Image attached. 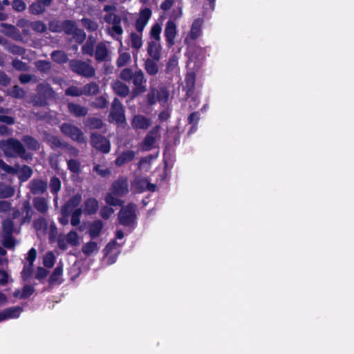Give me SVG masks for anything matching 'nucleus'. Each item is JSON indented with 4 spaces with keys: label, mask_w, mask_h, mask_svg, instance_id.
<instances>
[{
    "label": "nucleus",
    "mask_w": 354,
    "mask_h": 354,
    "mask_svg": "<svg viewBox=\"0 0 354 354\" xmlns=\"http://www.w3.org/2000/svg\"><path fill=\"white\" fill-rule=\"evenodd\" d=\"M147 77L141 69L134 71V98L142 95L147 91L143 97V104L148 107L154 106L158 102H167L169 100V91L165 86L157 88L151 86L147 90Z\"/></svg>",
    "instance_id": "obj_1"
},
{
    "label": "nucleus",
    "mask_w": 354,
    "mask_h": 354,
    "mask_svg": "<svg viewBox=\"0 0 354 354\" xmlns=\"http://www.w3.org/2000/svg\"><path fill=\"white\" fill-rule=\"evenodd\" d=\"M0 149L7 157H21L24 159L29 158V155L26 153L23 145L19 140L14 138L1 140Z\"/></svg>",
    "instance_id": "obj_2"
},
{
    "label": "nucleus",
    "mask_w": 354,
    "mask_h": 354,
    "mask_svg": "<svg viewBox=\"0 0 354 354\" xmlns=\"http://www.w3.org/2000/svg\"><path fill=\"white\" fill-rule=\"evenodd\" d=\"M55 93L52 87L46 83L39 84L37 86V95L32 99L36 106H45L47 100L55 97Z\"/></svg>",
    "instance_id": "obj_3"
},
{
    "label": "nucleus",
    "mask_w": 354,
    "mask_h": 354,
    "mask_svg": "<svg viewBox=\"0 0 354 354\" xmlns=\"http://www.w3.org/2000/svg\"><path fill=\"white\" fill-rule=\"evenodd\" d=\"M69 67L75 73L84 77H93L95 75V68L88 63L80 59H72Z\"/></svg>",
    "instance_id": "obj_4"
},
{
    "label": "nucleus",
    "mask_w": 354,
    "mask_h": 354,
    "mask_svg": "<svg viewBox=\"0 0 354 354\" xmlns=\"http://www.w3.org/2000/svg\"><path fill=\"white\" fill-rule=\"evenodd\" d=\"M104 21L112 25L111 27L107 28V32L111 35L112 37L119 39L120 36L122 33V29L120 26L121 19L120 17L117 16L113 12L107 13L104 16Z\"/></svg>",
    "instance_id": "obj_5"
},
{
    "label": "nucleus",
    "mask_w": 354,
    "mask_h": 354,
    "mask_svg": "<svg viewBox=\"0 0 354 354\" xmlns=\"http://www.w3.org/2000/svg\"><path fill=\"white\" fill-rule=\"evenodd\" d=\"M60 130L65 136L74 141L80 143L86 142V138L84 136L82 130L73 124L64 123L60 126Z\"/></svg>",
    "instance_id": "obj_6"
},
{
    "label": "nucleus",
    "mask_w": 354,
    "mask_h": 354,
    "mask_svg": "<svg viewBox=\"0 0 354 354\" xmlns=\"http://www.w3.org/2000/svg\"><path fill=\"white\" fill-rule=\"evenodd\" d=\"M160 130V125H156L153 127L147 133L143 140L139 144L138 149L142 151H148L151 150L154 147V144Z\"/></svg>",
    "instance_id": "obj_7"
},
{
    "label": "nucleus",
    "mask_w": 354,
    "mask_h": 354,
    "mask_svg": "<svg viewBox=\"0 0 354 354\" xmlns=\"http://www.w3.org/2000/svg\"><path fill=\"white\" fill-rule=\"evenodd\" d=\"M67 35H73L78 42H82L86 37L85 32L79 29L74 21L67 20L63 22V29Z\"/></svg>",
    "instance_id": "obj_8"
},
{
    "label": "nucleus",
    "mask_w": 354,
    "mask_h": 354,
    "mask_svg": "<svg viewBox=\"0 0 354 354\" xmlns=\"http://www.w3.org/2000/svg\"><path fill=\"white\" fill-rule=\"evenodd\" d=\"M58 246L60 249L65 250L68 245L77 246L80 244L79 235L75 231H71L64 236H59L57 240Z\"/></svg>",
    "instance_id": "obj_9"
},
{
    "label": "nucleus",
    "mask_w": 354,
    "mask_h": 354,
    "mask_svg": "<svg viewBox=\"0 0 354 354\" xmlns=\"http://www.w3.org/2000/svg\"><path fill=\"white\" fill-rule=\"evenodd\" d=\"M177 35V26L172 20H169L165 26L164 35L165 37L167 47L170 48L175 44V38Z\"/></svg>",
    "instance_id": "obj_10"
},
{
    "label": "nucleus",
    "mask_w": 354,
    "mask_h": 354,
    "mask_svg": "<svg viewBox=\"0 0 354 354\" xmlns=\"http://www.w3.org/2000/svg\"><path fill=\"white\" fill-rule=\"evenodd\" d=\"M93 147L102 151L109 153L110 151V142L104 137L97 133H93L91 138Z\"/></svg>",
    "instance_id": "obj_11"
},
{
    "label": "nucleus",
    "mask_w": 354,
    "mask_h": 354,
    "mask_svg": "<svg viewBox=\"0 0 354 354\" xmlns=\"http://www.w3.org/2000/svg\"><path fill=\"white\" fill-rule=\"evenodd\" d=\"M152 11L149 8H142L136 19L135 28L139 32H142L151 17Z\"/></svg>",
    "instance_id": "obj_12"
},
{
    "label": "nucleus",
    "mask_w": 354,
    "mask_h": 354,
    "mask_svg": "<svg viewBox=\"0 0 354 354\" xmlns=\"http://www.w3.org/2000/svg\"><path fill=\"white\" fill-rule=\"evenodd\" d=\"M110 51L109 49V44L106 41H100L97 44L94 55L97 62L107 61L109 57Z\"/></svg>",
    "instance_id": "obj_13"
},
{
    "label": "nucleus",
    "mask_w": 354,
    "mask_h": 354,
    "mask_svg": "<svg viewBox=\"0 0 354 354\" xmlns=\"http://www.w3.org/2000/svg\"><path fill=\"white\" fill-rule=\"evenodd\" d=\"M110 117L117 122H122L124 120L122 105L117 98H115L112 102Z\"/></svg>",
    "instance_id": "obj_14"
},
{
    "label": "nucleus",
    "mask_w": 354,
    "mask_h": 354,
    "mask_svg": "<svg viewBox=\"0 0 354 354\" xmlns=\"http://www.w3.org/2000/svg\"><path fill=\"white\" fill-rule=\"evenodd\" d=\"M156 159V156L152 154H149L147 156L140 158L138 163L137 169L136 173L138 176L145 174L149 172L151 167V162Z\"/></svg>",
    "instance_id": "obj_15"
},
{
    "label": "nucleus",
    "mask_w": 354,
    "mask_h": 354,
    "mask_svg": "<svg viewBox=\"0 0 354 354\" xmlns=\"http://www.w3.org/2000/svg\"><path fill=\"white\" fill-rule=\"evenodd\" d=\"M28 187L34 195L42 194L47 189V183L40 178H33L29 182Z\"/></svg>",
    "instance_id": "obj_16"
},
{
    "label": "nucleus",
    "mask_w": 354,
    "mask_h": 354,
    "mask_svg": "<svg viewBox=\"0 0 354 354\" xmlns=\"http://www.w3.org/2000/svg\"><path fill=\"white\" fill-rule=\"evenodd\" d=\"M112 193L115 196H122L129 191L127 180L125 178H120L112 185Z\"/></svg>",
    "instance_id": "obj_17"
},
{
    "label": "nucleus",
    "mask_w": 354,
    "mask_h": 354,
    "mask_svg": "<svg viewBox=\"0 0 354 354\" xmlns=\"http://www.w3.org/2000/svg\"><path fill=\"white\" fill-rule=\"evenodd\" d=\"M120 223L124 225H130L133 222V206L129 204L121 209L118 214Z\"/></svg>",
    "instance_id": "obj_18"
},
{
    "label": "nucleus",
    "mask_w": 354,
    "mask_h": 354,
    "mask_svg": "<svg viewBox=\"0 0 354 354\" xmlns=\"http://www.w3.org/2000/svg\"><path fill=\"white\" fill-rule=\"evenodd\" d=\"M1 26L5 28V30H3V32L6 35L12 38L17 41H23L24 38L20 33L19 30L16 26L8 24H2Z\"/></svg>",
    "instance_id": "obj_19"
},
{
    "label": "nucleus",
    "mask_w": 354,
    "mask_h": 354,
    "mask_svg": "<svg viewBox=\"0 0 354 354\" xmlns=\"http://www.w3.org/2000/svg\"><path fill=\"white\" fill-rule=\"evenodd\" d=\"M63 267V263L59 261L49 277L48 282L50 285L60 284L64 281L62 279Z\"/></svg>",
    "instance_id": "obj_20"
},
{
    "label": "nucleus",
    "mask_w": 354,
    "mask_h": 354,
    "mask_svg": "<svg viewBox=\"0 0 354 354\" xmlns=\"http://www.w3.org/2000/svg\"><path fill=\"white\" fill-rule=\"evenodd\" d=\"M82 201V196L80 194L73 196L63 207V212L66 216L69 214L76 208Z\"/></svg>",
    "instance_id": "obj_21"
},
{
    "label": "nucleus",
    "mask_w": 354,
    "mask_h": 354,
    "mask_svg": "<svg viewBox=\"0 0 354 354\" xmlns=\"http://www.w3.org/2000/svg\"><path fill=\"white\" fill-rule=\"evenodd\" d=\"M147 53L151 59L159 61L160 59V44L156 41H151L148 42Z\"/></svg>",
    "instance_id": "obj_22"
},
{
    "label": "nucleus",
    "mask_w": 354,
    "mask_h": 354,
    "mask_svg": "<svg viewBox=\"0 0 354 354\" xmlns=\"http://www.w3.org/2000/svg\"><path fill=\"white\" fill-rule=\"evenodd\" d=\"M151 125V120L142 115H134V129L146 130Z\"/></svg>",
    "instance_id": "obj_23"
},
{
    "label": "nucleus",
    "mask_w": 354,
    "mask_h": 354,
    "mask_svg": "<svg viewBox=\"0 0 354 354\" xmlns=\"http://www.w3.org/2000/svg\"><path fill=\"white\" fill-rule=\"evenodd\" d=\"M4 48L9 53L18 56H21L22 58L25 59L26 49L21 46L10 43L8 41L4 42Z\"/></svg>",
    "instance_id": "obj_24"
},
{
    "label": "nucleus",
    "mask_w": 354,
    "mask_h": 354,
    "mask_svg": "<svg viewBox=\"0 0 354 354\" xmlns=\"http://www.w3.org/2000/svg\"><path fill=\"white\" fill-rule=\"evenodd\" d=\"M156 62L151 58H147L145 61L144 68L149 75L154 76L158 73L159 68Z\"/></svg>",
    "instance_id": "obj_25"
},
{
    "label": "nucleus",
    "mask_w": 354,
    "mask_h": 354,
    "mask_svg": "<svg viewBox=\"0 0 354 354\" xmlns=\"http://www.w3.org/2000/svg\"><path fill=\"white\" fill-rule=\"evenodd\" d=\"M98 209V202L95 198H89L84 203L83 212L87 214H93Z\"/></svg>",
    "instance_id": "obj_26"
},
{
    "label": "nucleus",
    "mask_w": 354,
    "mask_h": 354,
    "mask_svg": "<svg viewBox=\"0 0 354 354\" xmlns=\"http://www.w3.org/2000/svg\"><path fill=\"white\" fill-rule=\"evenodd\" d=\"M202 24L203 20L199 18L194 21L189 31V37L192 39L195 40L200 37L201 35Z\"/></svg>",
    "instance_id": "obj_27"
},
{
    "label": "nucleus",
    "mask_w": 354,
    "mask_h": 354,
    "mask_svg": "<svg viewBox=\"0 0 354 354\" xmlns=\"http://www.w3.org/2000/svg\"><path fill=\"white\" fill-rule=\"evenodd\" d=\"M15 168L18 169L16 174H18V178L21 182L26 181L32 174V169L26 165L20 167L19 165H15Z\"/></svg>",
    "instance_id": "obj_28"
},
{
    "label": "nucleus",
    "mask_w": 354,
    "mask_h": 354,
    "mask_svg": "<svg viewBox=\"0 0 354 354\" xmlns=\"http://www.w3.org/2000/svg\"><path fill=\"white\" fill-rule=\"evenodd\" d=\"M34 292L35 288L32 286L27 284L24 286L22 290H16L13 293V296L19 299H26L30 297Z\"/></svg>",
    "instance_id": "obj_29"
},
{
    "label": "nucleus",
    "mask_w": 354,
    "mask_h": 354,
    "mask_svg": "<svg viewBox=\"0 0 354 354\" xmlns=\"http://www.w3.org/2000/svg\"><path fill=\"white\" fill-rule=\"evenodd\" d=\"M96 38L93 36H89L86 42L82 46V53L89 56H93L95 51L94 46Z\"/></svg>",
    "instance_id": "obj_30"
},
{
    "label": "nucleus",
    "mask_w": 354,
    "mask_h": 354,
    "mask_svg": "<svg viewBox=\"0 0 354 354\" xmlns=\"http://www.w3.org/2000/svg\"><path fill=\"white\" fill-rule=\"evenodd\" d=\"M111 87L118 95L125 97L129 92V87L122 82L117 80L111 84Z\"/></svg>",
    "instance_id": "obj_31"
},
{
    "label": "nucleus",
    "mask_w": 354,
    "mask_h": 354,
    "mask_svg": "<svg viewBox=\"0 0 354 354\" xmlns=\"http://www.w3.org/2000/svg\"><path fill=\"white\" fill-rule=\"evenodd\" d=\"M68 109L69 112L76 117L84 116L88 112L86 108L74 103H68Z\"/></svg>",
    "instance_id": "obj_32"
},
{
    "label": "nucleus",
    "mask_w": 354,
    "mask_h": 354,
    "mask_svg": "<svg viewBox=\"0 0 354 354\" xmlns=\"http://www.w3.org/2000/svg\"><path fill=\"white\" fill-rule=\"evenodd\" d=\"M99 248L96 242L89 241L82 245V251L85 255L90 256L94 253H97Z\"/></svg>",
    "instance_id": "obj_33"
},
{
    "label": "nucleus",
    "mask_w": 354,
    "mask_h": 354,
    "mask_svg": "<svg viewBox=\"0 0 354 354\" xmlns=\"http://www.w3.org/2000/svg\"><path fill=\"white\" fill-rule=\"evenodd\" d=\"M103 227V223L101 221L97 220L93 222L89 227L88 232L91 238L97 237Z\"/></svg>",
    "instance_id": "obj_34"
},
{
    "label": "nucleus",
    "mask_w": 354,
    "mask_h": 354,
    "mask_svg": "<svg viewBox=\"0 0 354 354\" xmlns=\"http://www.w3.org/2000/svg\"><path fill=\"white\" fill-rule=\"evenodd\" d=\"M35 208L41 213H45L48 208L47 201L42 197H36L33 199Z\"/></svg>",
    "instance_id": "obj_35"
},
{
    "label": "nucleus",
    "mask_w": 354,
    "mask_h": 354,
    "mask_svg": "<svg viewBox=\"0 0 354 354\" xmlns=\"http://www.w3.org/2000/svg\"><path fill=\"white\" fill-rule=\"evenodd\" d=\"M82 95H93L99 92V86L95 82H90L82 88Z\"/></svg>",
    "instance_id": "obj_36"
},
{
    "label": "nucleus",
    "mask_w": 354,
    "mask_h": 354,
    "mask_svg": "<svg viewBox=\"0 0 354 354\" xmlns=\"http://www.w3.org/2000/svg\"><path fill=\"white\" fill-rule=\"evenodd\" d=\"M61 187L62 183L59 178L56 176L50 178L49 181V187L50 192L55 196V198H57V194L61 189Z\"/></svg>",
    "instance_id": "obj_37"
},
{
    "label": "nucleus",
    "mask_w": 354,
    "mask_h": 354,
    "mask_svg": "<svg viewBox=\"0 0 354 354\" xmlns=\"http://www.w3.org/2000/svg\"><path fill=\"white\" fill-rule=\"evenodd\" d=\"M121 245V243H118L116 242V241L113 240L109 242L105 248L104 249V252L105 255H109L111 253H113L114 254H117L120 252V247Z\"/></svg>",
    "instance_id": "obj_38"
},
{
    "label": "nucleus",
    "mask_w": 354,
    "mask_h": 354,
    "mask_svg": "<svg viewBox=\"0 0 354 354\" xmlns=\"http://www.w3.org/2000/svg\"><path fill=\"white\" fill-rule=\"evenodd\" d=\"M15 194V189L10 185L0 183V198H6L12 196Z\"/></svg>",
    "instance_id": "obj_39"
},
{
    "label": "nucleus",
    "mask_w": 354,
    "mask_h": 354,
    "mask_svg": "<svg viewBox=\"0 0 354 354\" xmlns=\"http://www.w3.org/2000/svg\"><path fill=\"white\" fill-rule=\"evenodd\" d=\"M17 26L22 29V32L24 35H28L30 33V28H31L32 21L26 19H20L17 21Z\"/></svg>",
    "instance_id": "obj_40"
},
{
    "label": "nucleus",
    "mask_w": 354,
    "mask_h": 354,
    "mask_svg": "<svg viewBox=\"0 0 354 354\" xmlns=\"http://www.w3.org/2000/svg\"><path fill=\"white\" fill-rule=\"evenodd\" d=\"M51 57L54 62L63 64L68 60L67 55L62 50H55L51 53Z\"/></svg>",
    "instance_id": "obj_41"
},
{
    "label": "nucleus",
    "mask_w": 354,
    "mask_h": 354,
    "mask_svg": "<svg viewBox=\"0 0 354 354\" xmlns=\"http://www.w3.org/2000/svg\"><path fill=\"white\" fill-rule=\"evenodd\" d=\"M46 6H49V5H44L43 3L37 1L32 3L29 7V10L33 15H39L45 11Z\"/></svg>",
    "instance_id": "obj_42"
},
{
    "label": "nucleus",
    "mask_w": 354,
    "mask_h": 354,
    "mask_svg": "<svg viewBox=\"0 0 354 354\" xmlns=\"http://www.w3.org/2000/svg\"><path fill=\"white\" fill-rule=\"evenodd\" d=\"M83 26L90 32L96 31L98 29L99 25L97 21L88 18H83L82 19Z\"/></svg>",
    "instance_id": "obj_43"
},
{
    "label": "nucleus",
    "mask_w": 354,
    "mask_h": 354,
    "mask_svg": "<svg viewBox=\"0 0 354 354\" xmlns=\"http://www.w3.org/2000/svg\"><path fill=\"white\" fill-rule=\"evenodd\" d=\"M33 273V264L32 263H25L24 266V268L21 271V278L24 281H28Z\"/></svg>",
    "instance_id": "obj_44"
},
{
    "label": "nucleus",
    "mask_w": 354,
    "mask_h": 354,
    "mask_svg": "<svg viewBox=\"0 0 354 354\" xmlns=\"http://www.w3.org/2000/svg\"><path fill=\"white\" fill-rule=\"evenodd\" d=\"M68 169L73 173L78 174L80 171V162L75 159H66Z\"/></svg>",
    "instance_id": "obj_45"
},
{
    "label": "nucleus",
    "mask_w": 354,
    "mask_h": 354,
    "mask_svg": "<svg viewBox=\"0 0 354 354\" xmlns=\"http://www.w3.org/2000/svg\"><path fill=\"white\" fill-rule=\"evenodd\" d=\"M133 158V153L131 151H127L121 154L118 158L115 160V164L118 166H121L126 162L130 161Z\"/></svg>",
    "instance_id": "obj_46"
},
{
    "label": "nucleus",
    "mask_w": 354,
    "mask_h": 354,
    "mask_svg": "<svg viewBox=\"0 0 354 354\" xmlns=\"http://www.w3.org/2000/svg\"><path fill=\"white\" fill-rule=\"evenodd\" d=\"M22 140L29 149L36 150L39 147V142L31 136H24Z\"/></svg>",
    "instance_id": "obj_47"
},
{
    "label": "nucleus",
    "mask_w": 354,
    "mask_h": 354,
    "mask_svg": "<svg viewBox=\"0 0 354 354\" xmlns=\"http://www.w3.org/2000/svg\"><path fill=\"white\" fill-rule=\"evenodd\" d=\"M4 312L8 319H15L19 316L21 308L20 307H10L5 309Z\"/></svg>",
    "instance_id": "obj_48"
},
{
    "label": "nucleus",
    "mask_w": 354,
    "mask_h": 354,
    "mask_svg": "<svg viewBox=\"0 0 354 354\" xmlns=\"http://www.w3.org/2000/svg\"><path fill=\"white\" fill-rule=\"evenodd\" d=\"M55 262V256L53 252H47L43 259V264L45 267L50 268Z\"/></svg>",
    "instance_id": "obj_49"
},
{
    "label": "nucleus",
    "mask_w": 354,
    "mask_h": 354,
    "mask_svg": "<svg viewBox=\"0 0 354 354\" xmlns=\"http://www.w3.org/2000/svg\"><path fill=\"white\" fill-rule=\"evenodd\" d=\"M162 28L161 26L158 23H156L151 28L150 30V36L151 38H153L156 41H159L160 40V33H161Z\"/></svg>",
    "instance_id": "obj_50"
},
{
    "label": "nucleus",
    "mask_w": 354,
    "mask_h": 354,
    "mask_svg": "<svg viewBox=\"0 0 354 354\" xmlns=\"http://www.w3.org/2000/svg\"><path fill=\"white\" fill-rule=\"evenodd\" d=\"M2 227H3V236L12 235V232H13L14 223L11 220H10V219L5 220L3 222Z\"/></svg>",
    "instance_id": "obj_51"
},
{
    "label": "nucleus",
    "mask_w": 354,
    "mask_h": 354,
    "mask_svg": "<svg viewBox=\"0 0 354 354\" xmlns=\"http://www.w3.org/2000/svg\"><path fill=\"white\" fill-rule=\"evenodd\" d=\"M92 106L98 109H104L109 104V102L104 96H100L95 99L92 102Z\"/></svg>",
    "instance_id": "obj_52"
},
{
    "label": "nucleus",
    "mask_w": 354,
    "mask_h": 354,
    "mask_svg": "<svg viewBox=\"0 0 354 354\" xmlns=\"http://www.w3.org/2000/svg\"><path fill=\"white\" fill-rule=\"evenodd\" d=\"M83 210L82 208H77L72 213L71 223L73 226H77L80 223V216Z\"/></svg>",
    "instance_id": "obj_53"
},
{
    "label": "nucleus",
    "mask_w": 354,
    "mask_h": 354,
    "mask_svg": "<svg viewBox=\"0 0 354 354\" xmlns=\"http://www.w3.org/2000/svg\"><path fill=\"white\" fill-rule=\"evenodd\" d=\"M114 194L111 193H109L105 196V201L106 203L109 205L112 206H119L122 205V202L120 199L115 197Z\"/></svg>",
    "instance_id": "obj_54"
},
{
    "label": "nucleus",
    "mask_w": 354,
    "mask_h": 354,
    "mask_svg": "<svg viewBox=\"0 0 354 354\" xmlns=\"http://www.w3.org/2000/svg\"><path fill=\"white\" fill-rule=\"evenodd\" d=\"M34 227L37 231L43 232L47 228V222L44 218L40 217L34 222Z\"/></svg>",
    "instance_id": "obj_55"
},
{
    "label": "nucleus",
    "mask_w": 354,
    "mask_h": 354,
    "mask_svg": "<svg viewBox=\"0 0 354 354\" xmlns=\"http://www.w3.org/2000/svg\"><path fill=\"white\" fill-rule=\"evenodd\" d=\"M31 28L34 31L40 33L46 32L47 29L46 24L41 21H35L32 22Z\"/></svg>",
    "instance_id": "obj_56"
},
{
    "label": "nucleus",
    "mask_w": 354,
    "mask_h": 354,
    "mask_svg": "<svg viewBox=\"0 0 354 354\" xmlns=\"http://www.w3.org/2000/svg\"><path fill=\"white\" fill-rule=\"evenodd\" d=\"M0 169L6 174H15L17 173L18 169L15 167H11L7 165L3 160L0 159Z\"/></svg>",
    "instance_id": "obj_57"
},
{
    "label": "nucleus",
    "mask_w": 354,
    "mask_h": 354,
    "mask_svg": "<svg viewBox=\"0 0 354 354\" xmlns=\"http://www.w3.org/2000/svg\"><path fill=\"white\" fill-rule=\"evenodd\" d=\"M35 66L39 71L46 72L50 69L51 64L48 61L39 60L35 63Z\"/></svg>",
    "instance_id": "obj_58"
},
{
    "label": "nucleus",
    "mask_w": 354,
    "mask_h": 354,
    "mask_svg": "<svg viewBox=\"0 0 354 354\" xmlns=\"http://www.w3.org/2000/svg\"><path fill=\"white\" fill-rule=\"evenodd\" d=\"M49 29L52 32H59L62 31L63 22H60L57 20H53L49 23Z\"/></svg>",
    "instance_id": "obj_59"
},
{
    "label": "nucleus",
    "mask_w": 354,
    "mask_h": 354,
    "mask_svg": "<svg viewBox=\"0 0 354 354\" xmlns=\"http://www.w3.org/2000/svg\"><path fill=\"white\" fill-rule=\"evenodd\" d=\"M196 81V75L194 73H188L185 77L186 87L189 90L194 88Z\"/></svg>",
    "instance_id": "obj_60"
},
{
    "label": "nucleus",
    "mask_w": 354,
    "mask_h": 354,
    "mask_svg": "<svg viewBox=\"0 0 354 354\" xmlns=\"http://www.w3.org/2000/svg\"><path fill=\"white\" fill-rule=\"evenodd\" d=\"M131 59V55L129 53H121L117 60V65L118 67L124 66Z\"/></svg>",
    "instance_id": "obj_61"
},
{
    "label": "nucleus",
    "mask_w": 354,
    "mask_h": 354,
    "mask_svg": "<svg viewBox=\"0 0 354 354\" xmlns=\"http://www.w3.org/2000/svg\"><path fill=\"white\" fill-rule=\"evenodd\" d=\"M65 94L69 96H80L82 95V88H78L74 86H71L66 90Z\"/></svg>",
    "instance_id": "obj_62"
},
{
    "label": "nucleus",
    "mask_w": 354,
    "mask_h": 354,
    "mask_svg": "<svg viewBox=\"0 0 354 354\" xmlns=\"http://www.w3.org/2000/svg\"><path fill=\"white\" fill-rule=\"evenodd\" d=\"M12 96L17 98H23L26 95V91L19 86H15L10 91Z\"/></svg>",
    "instance_id": "obj_63"
},
{
    "label": "nucleus",
    "mask_w": 354,
    "mask_h": 354,
    "mask_svg": "<svg viewBox=\"0 0 354 354\" xmlns=\"http://www.w3.org/2000/svg\"><path fill=\"white\" fill-rule=\"evenodd\" d=\"M12 6L17 12H23L26 9V4L22 0H14L12 3Z\"/></svg>",
    "instance_id": "obj_64"
}]
</instances>
